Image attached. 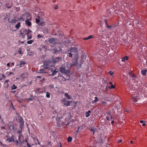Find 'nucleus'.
Wrapping results in <instances>:
<instances>
[{"label":"nucleus","mask_w":147,"mask_h":147,"mask_svg":"<svg viewBox=\"0 0 147 147\" xmlns=\"http://www.w3.org/2000/svg\"><path fill=\"white\" fill-rule=\"evenodd\" d=\"M94 37L93 35H90L88 37H87L86 38H83V39L84 40H87L90 39L92 38H93Z\"/></svg>","instance_id":"6ab92c4d"},{"label":"nucleus","mask_w":147,"mask_h":147,"mask_svg":"<svg viewBox=\"0 0 147 147\" xmlns=\"http://www.w3.org/2000/svg\"><path fill=\"white\" fill-rule=\"evenodd\" d=\"M109 84L110 85H111L113 84V83L111 82H110L109 83Z\"/></svg>","instance_id":"338daca9"},{"label":"nucleus","mask_w":147,"mask_h":147,"mask_svg":"<svg viewBox=\"0 0 147 147\" xmlns=\"http://www.w3.org/2000/svg\"><path fill=\"white\" fill-rule=\"evenodd\" d=\"M70 123L68 122L67 124H64V125H68L70 124Z\"/></svg>","instance_id":"0e129e2a"},{"label":"nucleus","mask_w":147,"mask_h":147,"mask_svg":"<svg viewBox=\"0 0 147 147\" xmlns=\"http://www.w3.org/2000/svg\"><path fill=\"white\" fill-rule=\"evenodd\" d=\"M131 77L132 78V80H134L136 79V76L135 74H132Z\"/></svg>","instance_id":"4c0bfd02"},{"label":"nucleus","mask_w":147,"mask_h":147,"mask_svg":"<svg viewBox=\"0 0 147 147\" xmlns=\"http://www.w3.org/2000/svg\"><path fill=\"white\" fill-rule=\"evenodd\" d=\"M72 140V138L71 137H69L67 138V142H70Z\"/></svg>","instance_id":"2f4dec72"},{"label":"nucleus","mask_w":147,"mask_h":147,"mask_svg":"<svg viewBox=\"0 0 147 147\" xmlns=\"http://www.w3.org/2000/svg\"><path fill=\"white\" fill-rule=\"evenodd\" d=\"M106 119H107L108 120V121H109V117L108 116H107L106 117Z\"/></svg>","instance_id":"bf43d9fd"},{"label":"nucleus","mask_w":147,"mask_h":147,"mask_svg":"<svg viewBox=\"0 0 147 147\" xmlns=\"http://www.w3.org/2000/svg\"><path fill=\"white\" fill-rule=\"evenodd\" d=\"M133 7L132 3H129V1L127 0H124L122 1L121 3L119 2L116 4L115 6L113 8L114 9L113 11L118 13V12H116V10L117 11V9L120 10L123 8H124L125 10H126V8L127 9L128 8L129 11H131Z\"/></svg>","instance_id":"f03ea898"},{"label":"nucleus","mask_w":147,"mask_h":147,"mask_svg":"<svg viewBox=\"0 0 147 147\" xmlns=\"http://www.w3.org/2000/svg\"><path fill=\"white\" fill-rule=\"evenodd\" d=\"M106 24V27L108 28H110L111 29H112L113 28L115 27L116 25H109L107 22V21L106 20H105Z\"/></svg>","instance_id":"9b49d317"},{"label":"nucleus","mask_w":147,"mask_h":147,"mask_svg":"<svg viewBox=\"0 0 147 147\" xmlns=\"http://www.w3.org/2000/svg\"><path fill=\"white\" fill-rule=\"evenodd\" d=\"M132 100L135 102H136L138 100V98L137 96H132Z\"/></svg>","instance_id":"4468645a"},{"label":"nucleus","mask_w":147,"mask_h":147,"mask_svg":"<svg viewBox=\"0 0 147 147\" xmlns=\"http://www.w3.org/2000/svg\"><path fill=\"white\" fill-rule=\"evenodd\" d=\"M26 63V62L24 61H21L20 64V67H22Z\"/></svg>","instance_id":"5701e85b"},{"label":"nucleus","mask_w":147,"mask_h":147,"mask_svg":"<svg viewBox=\"0 0 147 147\" xmlns=\"http://www.w3.org/2000/svg\"><path fill=\"white\" fill-rule=\"evenodd\" d=\"M147 72V70L146 69H143L142 70L141 72L143 75L145 76L146 75V74Z\"/></svg>","instance_id":"aec40b11"},{"label":"nucleus","mask_w":147,"mask_h":147,"mask_svg":"<svg viewBox=\"0 0 147 147\" xmlns=\"http://www.w3.org/2000/svg\"><path fill=\"white\" fill-rule=\"evenodd\" d=\"M96 102V101H95V100H93L92 102V104H94L96 102Z\"/></svg>","instance_id":"5fc2aeb1"},{"label":"nucleus","mask_w":147,"mask_h":147,"mask_svg":"<svg viewBox=\"0 0 147 147\" xmlns=\"http://www.w3.org/2000/svg\"><path fill=\"white\" fill-rule=\"evenodd\" d=\"M3 77H5V76L3 74H0V80H1Z\"/></svg>","instance_id":"72a5a7b5"},{"label":"nucleus","mask_w":147,"mask_h":147,"mask_svg":"<svg viewBox=\"0 0 147 147\" xmlns=\"http://www.w3.org/2000/svg\"><path fill=\"white\" fill-rule=\"evenodd\" d=\"M80 127H78V130L76 131V133H78V132H79V131L80 130Z\"/></svg>","instance_id":"de8ad7c7"},{"label":"nucleus","mask_w":147,"mask_h":147,"mask_svg":"<svg viewBox=\"0 0 147 147\" xmlns=\"http://www.w3.org/2000/svg\"><path fill=\"white\" fill-rule=\"evenodd\" d=\"M37 37L38 38H40L42 37V36L40 34H38V36Z\"/></svg>","instance_id":"a18cd8bd"},{"label":"nucleus","mask_w":147,"mask_h":147,"mask_svg":"<svg viewBox=\"0 0 147 147\" xmlns=\"http://www.w3.org/2000/svg\"><path fill=\"white\" fill-rule=\"evenodd\" d=\"M18 140L19 142L23 147H31V146L28 143L27 140L21 141L23 140V137L22 134H20L18 136Z\"/></svg>","instance_id":"7ed1b4c3"},{"label":"nucleus","mask_w":147,"mask_h":147,"mask_svg":"<svg viewBox=\"0 0 147 147\" xmlns=\"http://www.w3.org/2000/svg\"><path fill=\"white\" fill-rule=\"evenodd\" d=\"M26 31H27V29H22L20 30V32L21 35H23V34L25 35Z\"/></svg>","instance_id":"ddd939ff"},{"label":"nucleus","mask_w":147,"mask_h":147,"mask_svg":"<svg viewBox=\"0 0 147 147\" xmlns=\"http://www.w3.org/2000/svg\"><path fill=\"white\" fill-rule=\"evenodd\" d=\"M39 50H40V51H42V49L40 47H40L39 48Z\"/></svg>","instance_id":"69168bd1"},{"label":"nucleus","mask_w":147,"mask_h":147,"mask_svg":"<svg viewBox=\"0 0 147 147\" xmlns=\"http://www.w3.org/2000/svg\"><path fill=\"white\" fill-rule=\"evenodd\" d=\"M96 102V101H95V100H93L92 102V104H94L96 102Z\"/></svg>","instance_id":"6e6d98bb"},{"label":"nucleus","mask_w":147,"mask_h":147,"mask_svg":"<svg viewBox=\"0 0 147 147\" xmlns=\"http://www.w3.org/2000/svg\"><path fill=\"white\" fill-rule=\"evenodd\" d=\"M40 47L42 49V51H45L46 50V48L45 47V46L41 45Z\"/></svg>","instance_id":"4be33fe9"},{"label":"nucleus","mask_w":147,"mask_h":147,"mask_svg":"<svg viewBox=\"0 0 147 147\" xmlns=\"http://www.w3.org/2000/svg\"><path fill=\"white\" fill-rule=\"evenodd\" d=\"M20 22H18V24L16 25L15 27L17 29H18L20 26Z\"/></svg>","instance_id":"c756f323"},{"label":"nucleus","mask_w":147,"mask_h":147,"mask_svg":"<svg viewBox=\"0 0 147 147\" xmlns=\"http://www.w3.org/2000/svg\"><path fill=\"white\" fill-rule=\"evenodd\" d=\"M24 73H23L22 74L21 76V77L23 78H25V77L24 76Z\"/></svg>","instance_id":"49530a36"},{"label":"nucleus","mask_w":147,"mask_h":147,"mask_svg":"<svg viewBox=\"0 0 147 147\" xmlns=\"http://www.w3.org/2000/svg\"><path fill=\"white\" fill-rule=\"evenodd\" d=\"M9 81V80H7L5 81V82L6 83H7Z\"/></svg>","instance_id":"680f3d73"},{"label":"nucleus","mask_w":147,"mask_h":147,"mask_svg":"<svg viewBox=\"0 0 147 147\" xmlns=\"http://www.w3.org/2000/svg\"><path fill=\"white\" fill-rule=\"evenodd\" d=\"M136 1L137 0H134ZM143 2V6H144L147 5V0H140Z\"/></svg>","instance_id":"f3484780"},{"label":"nucleus","mask_w":147,"mask_h":147,"mask_svg":"<svg viewBox=\"0 0 147 147\" xmlns=\"http://www.w3.org/2000/svg\"><path fill=\"white\" fill-rule=\"evenodd\" d=\"M17 87L15 85V84H13L11 87V90L16 89L17 88Z\"/></svg>","instance_id":"cd10ccee"},{"label":"nucleus","mask_w":147,"mask_h":147,"mask_svg":"<svg viewBox=\"0 0 147 147\" xmlns=\"http://www.w3.org/2000/svg\"><path fill=\"white\" fill-rule=\"evenodd\" d=\"M61 60V58L57 57L53 60L51 63L45 65L44 67L38 71V73H49V76H53L58 71L56 70L54 65L52 64L59 62Z\"/></svg>","instance_id":"f257e3e1"},{"label":"nucleus","mask_w":147,"mask_h":147,"mask_svg":"<svg viewBox=\"0 0 147 147\" xmlns=\"http://www.w3.org/2000/svg\"><path fill=\"white\" fill-rule=\"evenodd\" d=\"M91 113V111L90 110H88V111L86 112L85 113V115H86V117H89L90 115V113Z\"/></svg>","instance_id":"a211bd4d"},{"label":"nucleus","mask_w":147,"mask_h":147,"mask_svg":"<svg viewBox=\"0 0 147 147\" xmlns=\"http://www.w3.org/2000/svg\"><path fill=\"white\" fill-rule=\"evenodd\" d=\"M36 22L37 23H38L40 22V20L39 19H36Z\"/></svg>","instance_id":"864d4df0"},{"label":"nucleus","mask_w":147,"mask_h":147,"mask_svg":"<svg viewBox=\"0 0 147 147\" xmlns=\"http://www.w3.org/2000/svg\"><path fill=\"white\" fill-rule=\"evenodd\" d=\"M67 56L71 58L72 57L73 55L72 53L71 54L69 52V50L67 51Z\"/></svg>","instance_id":"7c9ffc66"},{"label":"nucleus","mask_w":147,"mask_h":147,"mask_svg":"<svg viewBox=\"0 0 147 147\" xmlns=\"http://www.w3.org/2000/svg\"><path fill=\"white\" fill-rule=\"evenodd\" d=\"M58 79L60 80H62L63 81H65L66 80V78L60 74L58 76Z\"/></svg>","instance_id":"f8f14e48"},{"label":"nucleus","mask_w":147,"mask_h":147,"mask_svg":"<svg viewBox=\"0 0 147 147\" xmlns=\"http://www.w3.org/2000/svg\"><path fill=\"white\" fill-rule=\"evenodd\" d=\"M132 86H129V90L130 91L131 90V91H132V90L131 89V88H132Z\"/></svg>","instance_id":"09e8293b"},{"label":"nucleus","mask_w":147,"mask_h":147,"mask_svg":"<svg viewBox=\"0 0 147 147\" xmlns=\"http://www.w3.org/2000/svg\"><path fill=\"white\" fill-rule=\"evenodd\" d=\"M122 141V140H120L118 141V143H120Z\"/></svg>","instance_id":"774afa93"},{"label":"nucleus","mask_w":147,"mask_h":147,"mask_svg":"<svg viewBox=\"0 0 147 147\" xmlns=\"http://www.w3.org/2000/svg\"><path fill=\"white\" fill-rule=\"evenodd\" d=\"M15 142L16 144V145H17L19 143V142L18 140L15 141Z\"/></svg>","instance_id":"3c124183"},{"label":"nucleus","mask_w":147,"mask_h":147,"mask_svg":"<svg viewBox=\"0 0 147 147\" xmlns=\"http://www.w3.org/2000/svg\"><path fill=\"white\" fill-rule=\"evenodd\" d=\"M97 37L100 40H102V38H104L103 36L101 35H97Z\"/></svg>","instance_id":"c85d7f7f"},{"label":"nucleus","mask_w":147,"mask_h":147,"mask_svg":"<svg viewBox=\"0 0 147 147\" xmlns=\"http://www.w3.org/2000/svg\"><path fill=\"white\" fill-rule=\"evenodd\" d=\"M78 63V60L76 59H73L71 63H68L67 64L68 67L71 68L74 65H76Z\"/></svg>","instance_id":"0eeeda50"},{"label":"nucleus","mask_w":147,"mask_h":147,"mask_svg":"<svg viewBox=\"0 0 147 147\" xmlns=\"http://www.w3.org/2000/svg\"><path fill=\"white\" fill-rule=\"evenodd\" d=\"M13 75V73L11 71H9L8 74V76H10L11 75Z\"/></svg>","instance_id":"a19ab883"},{"label":"nucleus","mask_w":147,"mask_h":147,"mask_svg":"<svg viewBox=\"0 0 147 147\" xmlns=\"http://www.w3.org/2000/svg\"><path fill=\"white\" fill-rule=\"evenodd\" d=\"M102 104L103 105H106L107 104L106 102H105L102 101Z\"/></svg>","instance_id":"8fccbe9b"},{"label":"nucleus","mask_w":147,"mask_h":147,"mask_svg":"<svg viewBox=\"0 0 147 147\" xmlns=\"http://www.w3.org/2000/svg\"><path fill=\"white\" fill-rule=\"evenodd\" d=\"M135 22H136L135 23H137V24H139V21L135 20Z\"/></svg>","instance_id":"603ef678"},{"label":"nucleus","mask_w":147,"mask_h":147,"mask_svg":"<svg viewBox=\"0 0 147 147\" xmlns=\"http://www.w3.org/2000/svg\"><path fill=\"white\" fill-rule=\"evenodd\" d=\"M65 97L67 98L68 99H70L71 98V97L67 93H65Z\"/></svg>","instance_id":"a878e982"},{"label":"nucleus","mask_w":147,"mask_h":147,"mask_svg":"<svg viewBox=\"0 0 147 147\" xmlns=\"http://www.w3.org/2000/svg\"><path fill=\"white\" fill-rule=\"evenodd\" d=\"M62 50V49L61 47H59L54 49L53 50V52H54L55 54H57L59 53V52L61 51Z\"/></svg>","instance_id":"1a4fd4ad"},{"label":"nucleus","mask_w":147,"mask_h":147,"mask_svg":"<svg viewBox=\"0 0 147 147\" xmlns=\"http://www.w3.org/2000/svg\"><path fill=\"white\" fill-rule=\"evenodd\" d=\"M71 103V102L70 101H65V102L63 103V104L64 105L67 106H69L70 105V104Z\"/></svg>","instance_id":"2eb2a0df"},{"label":"nucleus","mask_w":147,"mask_h":147,"mask_svg":"<svg viewBox=\"0 0 147 147\" xmlns=\"http://www.w3.org/2000/svg\"><path fill=\"white\" fill-rule=\"evenodd\" d=\"M47 41L50 43L55 44L56 43L55 38H51L47 40Z\"/></svg>","instance_id":"9d476101"},{"label":"nucleus","mask_w":147,"mask_h":147,"mask_svg":"<svg viewBox=\"0 0 147 147\" xmlns=\"http://www.w3.org/2000/svg\"><path fill=\"white\" fill-rule=\"evenodd\" d=\"M46 97L47 98H49L50 97V93L48 92H46Z\"/></svg>","instance_id":"c9c22d12"},{"label":"nucleus","mask_w":147,"mask_h":147,"mask_svg":"<svg viewBox=\"0 0 147 147\" xmlns=\"http://www.w3.org/2000/svg\"><path fill=\"white\" fill-rule=\"evenodd\" d=\"M94 98H95V100H94L96 101V102H97L98 101V98L96 96Z\"/></svg>","instance_id":"37998d69"},{"label":"nucleus","mask_w":147,"mask_h":147,"mask_svg":"<svg viewBox=\"0 0 147 147\" xmlns=\"http://www.w3.org/2000/svg\"><path fill=\"white\" fill-rule=\"evenodd\" d=\"M104 31H105L104 30H101L98 32V35H100L103 34Z\"/></svg>","instance_id":"bb28decb"},{"label":"nucleus","mask_w":147,"mask_h":147,"mask_svg":"<svg viewBox=\"0 0 147 147\" xmlns=\"http://www.w3.org/2000/svg\"><path fill=\"white\" fill-rule=\"evenodd\" d=\"M69 52L72 53L73 56H77L78 55V49L76 47H71L69 50Z\"/></svg>","instance_id":"39448f33"},{"label":"nucleus","mask_w":147,"mask_h":147,"mask_svg":"<svg viewBox=\"0 0 147 147\" xmlns=\"http://www.w3.org/2000/svg\"><path fill=\"white\" fill-rule=\"evenodd\" d=\"M21 35L22 36V38H24L25 37V35L23 34V35Z\"/></svg>","instance_id":"13d9d810"},{"label":"nucleus","mask_w":147,"mask_h":147,"mask_svg":"<svg viewBox=\"0 0 147 147\" xmlns=\"http://www.w3.org/2000/svg\"><path fill=\"white\" fill-rule=\"evenodd\" d=\"M129 59V57L127 56H125L123 57L122 59V61L123 62H124L125 60H127Z\"/></svg>","instance_id":"412c9836"},{"label":"nucleus","mask_w":147,"mask_h":147,"mask_svg":"<svg viewBox=\"0 0 147 147\" xmlns=\"http://www.w3.org/2000/svg\"><path fill=\"white\" fill-rule=\"evenodd\" d=\"M112 10H113V9L112 8H111V9H110V12H113V11H112Z\"/></svg>","instance_id":"052dcab7"},{"label":"nucleus","mask_w":147,"mask_h":147,"mask_svg":"<svg viewBox=\"0 0 147 147\" xmlns=\"http://www.w3.org/2000/svg\"><path fill=\"white\" fill-rule=\"evenodd\" d=\"M29 20H26L25 21L26 24H27L28 26H30L31 25V23L29 21Z\"/></svg>","instance_id":"b1692460"},{"label":"nucleus","mask_w":147,"mask_h":147,"mask_svg":"<svg viewBox=\"0 0 147 147\" xmlns=\"http://www.w3.org/2000/svg\"><path fill=\"white\" fill-rule=\"evenodd\" d=\"M114 73V72H112L111 71H110L108 72V74H109L111 75L112 76Z\"/></svg>","instance_id":"ea45409f"},{"label":"nucleus","mask_w":147,"mask_h":147,"mask_svg":"<svg viewBox=\"0 0 147 147\" xmlns=\"http://www.w3.org/2000/svg\"><path fill=\"white\" fill-rule=\"evenodd\" d=\"M32 38V36L31 35H29L27 36V39L29 40Z\"/></svg>","instance_id":"f704fd0d"},{"label":"nucleus","mask_w":147,"mask_h":147,"mask_svg":"<svg viewBox=\"0 0 147 147\" xmlns=\"http://www.w3.org/2000/svg\"><path fill=\"white\" fill-rule=\"evenodd\" d=\"M90 130L93 132V134L94 135L96 131V130L94 127H91L90 128Z\"/></svg>","instance_id":"393cba45"},{"label":"nucleus","mask_w":147,"mask_h":147,"mask_svg":"<svg viewBox=\"0 0 147 147\" xmlns=\"http://www.w3.org/2000/svg\"><path fill=\"white\" fill-rule=\"evenodd\" d=\"M132 15H133V14L131 13V15H129V16H128L129 17V18H131V17H132Z\"/></svg>","instance_id":"4d7b16f0"},{"label":"nucleus","mask_w":147,"mask_h":147,"mask_svg":"<svg viewBox=\"0 0 147 147\" xmlns=\"http://www.w3.org/2000/svg\"><path fill=\"white\" fill-rule=\"evenodd\" d=\"M109 88L110 89L115 88V86H114L113 84H112V85H111V86H109Z\"/></svg>","instance_id":"e433bc0d"},{"label":"nucleus","mask_w":147,"mask_h":147,"mask_svg":"<svg viewBox=\"0 0 147 147\" xmlns=\"http://www.w3.org/2000/svg\"><path fill=\"white\" fill-rule=\"evenodd\" d=\"M60 70L62 73H63L66 74H68L70 73L69 70H66L65 69V67L64 66H62L60 67Z\"/></svg>","instance_id":"6e6552de"},{"label":"nucleus","mask_w":147,"mask_h":147,"mask_svg":"<svg viewBox=\"0 0 147 147\" xmlns=\"http://www.w3.org/2000/svg\"><path fill=\"white\" fill-rule=\"evenodd\" d=\"M34 41L33 40H31L27 41V43L28 44H31L32 42H34Z\"/></svg>","instance_id":"473e14b6"},{"label":"nucleus","mask_w":147,"mask_h":147,"mask_svg":"<svg viewBox=\"0 0 147 147\" xmlns=\"http://www.w3.org/2000/svg\"><path fill=\"white\" fill-rule=\"evenodd\" d=\"M25 19L26 20H31L32 19L29 13H26L23 14L22 16L20 17L19 19L22 21H24Z\"/></svg>","instance_id":"20e7f679"},{"label":"nucleus","mask_w":147,"mask_h":147,"mask_svg":"<svg viewBox=\"0 0 147 147\" xmlns=\"http://www.w3.org/2000/svg\"><path fill=\"white\" fill-rule=\"evenodd\" d=\"M36 78H39L41 79V77L40 76H36Z\"/></svg>","instance_id":"e2e57ef3"},{"label":"nucleus","mask_w":147,"mask_h":147,"mask_svg":"<svg viewBox=\"0 0 147 147\" xmlns=\"http://www.w3.org/2000/svg\"><path fill=\"white\" fill-rule=\"evenodd\" d=\"M40 88H38L37 89V92L38 93H42L44 91H40Z\"/></svg>","instance_id":"58836bf2"},{"label":"nucleus","mask_w":147,"mask_h":147,"mask_svg":"<svg viewBox=\"0 0 147 147\" xmlns=\"http://www.w3.org/2000/svg\"><path fill=\"white\" fill-rule=\"evenodd\" d=\"M107 115L108 116L111 115V113L110 112H108L107 113Z\"/></svg>","instance_id":"79ce46f5"},{"label":"nucleus","mask_w":147,"mask_h":147,"mask_svg":"<svg viewBox=\"0 0 147 147\" xmlns=\"http://www.w3.org/2000/svg\"><path fill=\"white\" fill-rule=\"evenodd\" d=\"M44 81H45V79L44 78H43L42 79H41L40 80V82H44Z\"/></svg>","instance_id":"c03bdc74"},{"label":"nucleus","mask_w":147,"mask_h":147,"mask_svg":"<svg viewBox=\"0 0 147 147\" xmlns=\"http://www.w3.org/2000/svg\"><path fill=\"white\" fill-rule=\"evenodd\" d=\"M31 33H32V32L29 29H27V31H26L25 35H26L28 36V35L31 34Z\"/></svg>","instance_id":"dca6fc26"},{"label":"nucleus","mask_w":147,"mask_h":147,"mask_svg":"<svg viewBox=\"0 0 147 147\" xmlns=\"http://www.w3.org/2000/svg\"><path fill=\"white\" fill-rule=\"evenodd\" d=\"M6 137L7 138L6 139V140L9 142H13L14 141V137L11 133H8Z\"/></svg>","instance_id":"423d86ee"}]
</instances>
